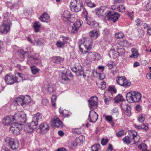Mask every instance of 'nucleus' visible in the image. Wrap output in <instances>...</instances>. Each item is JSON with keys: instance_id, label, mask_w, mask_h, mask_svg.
Here are the masks:
<instances>
[{"instance_id": "nucleus-1", "label": "nucleus", "mask_w": 151, "mask_h": 151, "mask_svg": "<svg viewBox=\"0 0 151 151\" xmlns=\"http://www.w3.org/2000/svg\"><path fill=\"white\" fill-rule=\"evenodd\" d=\"M80 51L83 53L88 54L85 62L90 64L93 61L99 60L100 55L98 53L94 52H88L92 48V41L89 38H86L81 40L79 43Z\"/></svg>"}, {"instance_id": "nucleus-2", "label": "nucleus", "mask_w": 151, "mask_h": 151, "mask_svg": "<svg viewBox=\"0 0 151 151\" xmlns=\"http://www.w3.org/2000/svg\"><path fill=\"white\" fill-rule=\"evenodd\" d=\"M41 118V116L39 113L34 115L31 123L27 124L24 127L25 131L28 133L32 132L34 129L36 128V127L38 124V120Z\"/></svg>"}, {"instance_id": "nucleus-3", "label": "nucleus", "mask_w": 151, "mask_h": 151, "mask_svg": "<svg viewBox=\"0 0 151 151\" xmlns=\"http://www.w3.org/2000/svg\"><path fill=\"white\" fill-rule=\"evenodd\" d=\"M126 97L129 102H139L141 99L142 95L137 91H131L127 93Z\"/></svg>"}, {"instance_id": "nucleus-4", "label": "nucleus", "mask_w": 151, "mask_h": 151, "mask_svg": "<svg viewBox=\"0 0 151 151\" xmlns=\"http://www.w3.org/2000/svg\"><path fill=\"white\" fill-rule=\"evenodd\" d=\"M15 101L17 105L25 108L31 102V98L28 96H20L16 99Z\"/></svg>"}, {"instance_id": "nucleus-5", "label": "nucleus", "mask_w": 151, "mask_h": 151, "mask_svg": "<svg viewBox=\"0 0 151 151\" xmlns=\"http://www.w3.org/2000/svg\"><path fill=\"white\" fill-rule=\"evenodd\" d=\"M70 7L72 11L78 12L83 8V3L80 0H73L70 2Z\"/></svg>"}, {"instance_id": "nucleus-6", "label": "nucleus", "mask_w": 151, "mask_h": 151, "mask_svg": "<svg viewBox=\"0 0 151 151\" xmlns=\"http://www.w3.org/2000/svg\"><path fill=\"white\" fill-rule=\"evenodd\" d=\"M14 120L21 125L26 122L27 118L25 113L23 111L18 112L14 115Z\"/></svg>"}, {"instance_id": "nucleus-7", "label": "nucleus", "mask_w": 151, "mask_h": 151, "mask_svg": "<svg viewBox=\"0 0 151 151\" xmlns=\"http://www.w3.org/2000/svg\"><path fill=\"white\" fill-rule=\"evenodd\" d=\"M11 24V21L9 19H4L3 24L0 27V31L1 32L7 33L10 30Z\"/></svg>"}, {"instance_id": "nucleus-8", "label": "nucleus", "mask_w": 151, "mask_h": 151, "mask_svg": "<svg viewBox=\"0 0 151 151\" xmlns=\"http://www.w3.org/2000/svg\"><path fill=\"white\" fill-rule=\"evenodd\" d=\"M106 13L105 12V14ZM106 15L109 20L114 22L117 21L120 16L119 14L114 11H108Z\"/></svg>"}, {"instance_id": "nucleus-9", "label": "nucleus", "mask_w": 151, "mask_h": 151, "mask_svg": "<svg viewBox=\"0 0 151 151\" xmlns=\"http://www.w3.org/2000/svg\"><path fill=\"white\" fill-rule=\"evenodd\" d=\"M116 80L119 84L125 87H129L131 84L130 82L127 80L124 77H118Z\"/></svg>"}, {"instance_id": "nucleus-10", "label": "nucleus", "mask_w": 151, "mask_h": 151, "mask_svg": "<svg viewBox=\"0 0 151 151\" xmlns=\"http://www.w3.org/2000/svg\"><path fill=\"white\" fill-rule=\"evenodd\" d=\"M5 141L7 143H8L11 148L13 150L17 149L19 146V141L16 139L7 137Z\"/></svg>"}, {"instance_id": "nucleus-11", "label": "nucleus", "mask_w": 151, "mask_h": 151, "mask_svg": "<svg viewBox=\"0 0 151 151\" xmlns=\"http://www.w3.org/2000/svg\"><path fill=\"white\" fill-rule=\"evenodd\" d=\"M22 129L21 125L18 123L12 124L10 128V130L14 134L18 135L20 133V130Z\"/></svg>"}, {"instance_id": "nucleus-12", "label": "nucleus", "mask_w": 151, "mask_h": 151, "mask_svg": "<svg viewBox=\"0 0 151 151\" xmlns=\"http://www.w3.org/2000/svg\"><path fill=\"white\" fill-rule=\"evenodd\" d=\"M69 77L72 78L73 77V75L69 70L65 69L63 72L62 73V81L65 83L64 82L69 81L70 80Z\"/></svg>"}, {"instance_id": "nucleus-13", "label": "nucleus", "mask_w": 151, "mask_h": 151, "mask_svg": "<svg viewBox=\"0 0 151 151\" xmlns=\"http://www.w3.org/2000/svg\"><path fill=\"white\" fill-rule=\"evenodd\" d=\"M98 101V98L94 96L90 98L88 101L90 108L92 109H94L97 107Z\"/></svg>"}, {"instance_id": "nucleus-14", "label": "nucleus", "mask_w": 151, "mask_h": 151, "mask_svg": "<svg viewBox=\"0 0 151 151\" xmlns=\"http://www.w3.org/2000/svg\"><path fill=\"white\" fill-rule=\"evenodd\" d=\"M27 62L32 61L37 65H40L41 63V60L37 54H35L34 55H29L27 56Z\"/></svg>"}, {"instance_id": "nucleus-15", "label": "nucleus", "mask_w": 151, "mask_h": 151, "mask_svg": "<svg viewBox=\"0 0 151 151\" xmlns=\"http://www.w3.org/2000/svg\"><path fill=\"white\" fill-rule=\"evenodd\" d=\"M6 83L8 84H12L14 83L18 82L17 78L13 76L6 75L4 78Z\"/></svg>"}, {"instance_id": "nucleus-16", "label": "nucleus", "mask_w": 151, "mask_h": 151, "mask_svg": "<svg viewBox=\"0 0 151 151\" xmlns=\"http://www.w3.org/2000/svg\"><path fill=\"white\" fill-rule=\"evenodd\" d=\"M88 120L91 122H95L97 120L98 118V115L96 112L93 110H91L90 111Z\"/></svg>"}, {"instance_id": "nucleus-17", "label": "nucleus", "mask_w": 151, "mask_h": 151, "mask_svg": "<svg viewBox=\"0 0 151 151\" xmlns=\"http://www.w3.org/2000/svg\"><path fill=\"white\" fill-rule=\"evenodd\" d=\"M94 75V72L93 70H86L84 71H83V70L82 68L81 70L80 74V76H83L84 78L86 76L88 78H89L93 76Z\"/></svg>"}, {"instance_id": "nucleus-18", "label": "nucleus", "mask_w": 151, "mask_h": 151, "mask_svg": "<svg viewBox=\"0 0 151 151\" xmlns=\"http://www.w3.org/2000/svg\"><path fill=\"white\" fill-rule=\"evenodd\" d=\"M14 120V116H9L4 117L2 120V122L4 125L7 126Z\"/></svg>"}, {"instance_id": "nucleus-19", "label": "nucleus", "mask_w": 151, "mask_h": 151, "mask_svg": "<svg viewBox=\"0 0 151 151\" xmlns=\"http://www.w3.org/2000/svg\"><path fill=\"white\" fill-rule=\"evenodd\" d=\"M42 134L47 132L49 130V126L47 123H43L41 124L39 126Z\"/></svg>"}, {"instance_id": "nucleus-20", "label": "nucleus", "mask_w": 151, "mask_h": 151, "mask_svg": "<svg viewBox=\"0 0 151 151\" xmlns=\"http://www.w3.org/2000/svg\"><path fill=\"white\" fill-rule=\"evenodd\" d=\"M121 107L123 110L126 111V113H128L126 114L128 116H129L131 115L130 110L131 108L129 106L125 103H123L121 105Z\"/></svg>"}, {"instance_id": "nucleus-21", "label": "nucleus", "mask_w": 151, "mask_h": 151, "mask_svg": "<svg viewBox=\"0 0 151 151\" xmlns=\"http://www.w3.org/2000/svg\"><path fill=\"white\" fill-rule=\"evenodd\" d=\"M71 15H72L70 12L69 11H65L63 15V18L65 21H69L71 22L70 17Z\"/></svg>"}, {"instance_id": "nucleus-22", "label": "nucleus", "mask_w": 151, "mask_h": 151, "mask_svg": "<svg viewBox=\"0 0 151 151\" xmlns=\"http://www.w3.org/2000/svg\"><path fill=\"white\" fill-rule=\"evenodd\" d=\"M91 19L89 18V19L86 22V23L91 26V28H96L99 27L98 23L94 21H91Z\"/></svg>"}, {"instance_id": "nucleus-23", "label": "nucleus", "mask_w": 151, "mask_h": 151, "mask_svg": "<svg viewBox=\"0 0 151 151\" xmlns=\"http://www.w3.org/2000/svg\"><path fill=\"white\" fill-rule=\"evenodd\" d=\"M89 35L93 39H96L99 35V33L97 31L92 30L89 33Z\"/></svg>"}, {"instance_id": "nucleus-24", "label": "nucleus", "mask_w": 151, "mask_h": 151, "mask_svg": "<svg viewBox=\"0 0 151 151\" xmlns=\"http://www.w3.org/2000/svg\"><path fill=\"white\" fill-rule=\"evenodd\" d=\"M50 18L48 15L46 13H44L40 17V19L42 22H47Z\"/></svg>"}, {"instance_id": "nucleus-25", "label": "nucleus", "mask_w": 151, "mask_h": 151, "mask_svg": "<svg viewBox=\"0 0 151 151\" xmlns=\"http://www.w3.org/2000/svg\"><path fill=\"white\" fill-rule=\"evenodd\" d=\"M53 125L57 127H59L62 126V122L58 118L54 119L53 121Z\"/></svg>"}, {"instance_id": "nucleus-26", "label": "nucleus", "mask_w": 151, "mask_h": 151, "mask_svg": "<svg viewBox=\"0 0 151 151\" xmlns=\"http://www.w3.org/2000/svg\"><path fill=\"white\" fill-rule=\"evenodd\" d=\"M52 62L55 63L60 64L63 61V59L60 56H54L52 58Z\"/></svg>"}, {"instance_id": "nucleus-27", "label": "nucleus", "mask_w": 151, "mask_h": 151, "mask_svg": "<svg viewBox=\"0 0 151 151\" xmlns=\"http://www.w3.org/2000/svg\"><path fill=\"white\" fill-rule=\"evenodd\" d=\"M82 67L81 65H78V66H75L74 68L72 70L73 72L76 73L78 76H80V74L81 70Z\"/></svg>"}, {"instance_id": "nucleus-28", "label": "nucleus", "mask_w": 151, "mask_h": 151, "mask_svg": "<svg viewBox=\"0 0 151 151\" xmlns=\"http://www.w3.org/2000/svg\"><path fill=\"white\" fill-rule=\"evenodd\" d=\"M33 26L35 31L36 32H37L39 31L41 25L39 22H34Z\"/></svg>"}, {"instance_id": "nucleus-29", "label": "nucleus", "mask_w": 151, "mask_h": 151, "mask_svg": "<svg viewBox=\"0 0 151 151\" xmlns=\"http://www.w3.org/2000/svg\"><path fill=\"white\" fill-rule=\"evenodd\" d=\"M20 52V54L19 55V59L20 61H22L24 60L25 57V54L27 53V52L24 51L23 50H21Z\"/></svg>"}, {"instance_id": "nucleus-30", "label": "nucleus", "mask_w": 151, "mask_h": 151, "mask_svg": "<svg viewBox=\"0 0 151 151\" xmlns=\"http://www.w3.org/2000/svg\"><path fill=\"white\" fill-rule=\"evenodd\" d=\"M131 51L132 52V54L130 56L131 58H135L138 56L139 54L138 51L136 49L133 48L131 50Z\"/></svg>"}, {"instance_id": "nucleus-31", "label": "nucleus", "mask_w": 151, "mask_h": 151, "mask_svg": "<svg viewBox=\"0 0 151 151\" xmlns=\"http://www.w3.org/2000/svg\"><path fill=\"white\" fill-rule=\"evenodd\" d=\"M138 129H142L143 131L146 132L148 129V125L147 124H143L141 126H138Z\"/></svg>"}, {"instance_id": "nucleus-32", "label": "nucleus", "mask_w": 151, "mask_h": 151, "mask_svg": "<svg viewBox=\"0 0 151 151\" xmlns=\"http://www.w3.org/2000/svg\"><path fill=\"white\" fill-rule=\"evenodd\" d=\"M30 69L32 74L34 75L37 74L40 71L39 68L34 65L31 66Z\"/></svg>"}, {"instance_id": "nucleus-33", "label": "nucleus", "mask_w": 151, "mask_h": 151, "mask_svg": "<svg viewBox=\"0 0 151 151\" xmlns=\"http://www.w3.org/2000/svg\"><path fill=\"white\" fill-rule=\"evenodd\" d=\"M137 133L136 132H134V133H131L132 139L134 140V142L136 143L138 142L139 141V139L137 140Z\"/></svg>"}, {"instance_id": "nucleus-34", "label": "nucleus", "mask_w": 151, "mask_h": 151, "mask_svg": "<svg viewBox=\"0 0 151 151\" xmlns=\"http://www.w3.org/2000/svg\"><path fill=\"white\" fill-rule=\"evenodd\" d=\"M132 139L131 135L129 136H125L123 139L124 142L126 144H130L131 143V139Z\"/></svg>"}, {"instance_id": "nucleus-35", "label": "nucleus", "mask_w": 151, "mask_h": 151, "mask_svg": "<svg viewBox=\"0 0 151 151\" xmlns=\"http://www.w3.org/2000/svg\"><path fill=\"white\" fill-rule=\"evenodd\" d=\"M116 49L117 50L118 53L119 54V56H122L125 53V50L122 47L118 48V46L116 47Z\"/></svg>"}, {"instance_id": "nucleus-36", "label": "nucleus", "mask_w": 151, "mask_h": 151, "mask_svg": "<svg viewBox=\"0 0 151 151\" xmlns=\"http://www.w3.org/2000/svg\"><path fill=\"white\" fill-rule=\"evenodd\" d=\"M119 45L121 46L127 47L129 45V43L128 41L124 40L119 42Z\"/></svg>"}, {"instance_id": "nucleus-37", "label": "nucleus", "mask_w": 151, "mask_h": 151, "mask_svg": "<svg viewBox=\"0 0 151 151\" xmlns=\"http://www.w3.org/2000/svg\"><path fill=\"white\" fill-rule=\"evenodd\" d=\"M85 3L87 6L90 8L95 7L96 6L95 4L92 3L91 0H85Z\"/></svg>"}, {"instance_id": "nucleus-38", "label": "nucleus", "mask_w": 151, "mask_h": 151, "mask_svg": "<svg viewBox=\"0 0 151 151\" xmlns=\"http://www.w3.org/2000/svg\"><path fill=\"white\" fill-rule=\"evenodd\" d=\"M115 102L117 103L121 101H123V98L122 96L120 94H118L114 99Z\"/></svg>"}, {"instance_id": "nucleus-39", "label": "nucleus", "mask_w": 151, "mask_h": 151, "mask_svg": "<svg viewBox=\"0 0 151 151\" xmlns=\"http://www.w3.org/2000/svg\"><path fill=\"white\" fill-rule=\"evenodd\" d=\"M111 53L112 57L114 58H116L119 56V54L117 52L114 51L112 50H111L109 52V54H111Z\"/></svg>"}, {"instance_id": "nucleus-40", "label": "nucleus", "mask_w": 151, "mask_h": 151, "mask_svg": "<svg viewBox=\"0 0 151 151\" xmlns=\"http://www.w3.org/2000/svg\"><path fill=\"white\" fill-rule=\"evenodd\" d=\"M104 10L103 8H101L99 9H98L96 10V14L98 15L99 16H103L104 14Z\"/></svg>"}, {"instance_id": "nucleus-41", "label": "nucleus", "mask_w": 151, "mask_h": 151, "mask_svg": "<svg viewBox=\"0 0 151 151\" xmlns=\"http://www.w3.org/2000/svg\"><path fill=\"white\" fill-rule=\"evenodd\" d=\"M104 101L106 104H108L109 102L110 101L112 98V95H110V96H106L104 95Z\"/></svg>"}, {"instance_id": "nucleus-42", "label": "nucleus", "mask_w": 151, "mask_h": 151, "mask_svg": "<svg viewBox=\"0 0 151 151\" xmlns=\"http://www.w3.org/2000/svg\"><path fill=\"white\" fill-rule=\"evenodd\" d=\"M108 90L109 91V94H111L112 96V93H115L116 92V90L115 88L113 86L109 87L108 88Z\"/></svg>"}, {"instance_id": "nucleus-43", "label": "nucleus", "mask_w": 151, "mask_h": 151, "mask_svg": "<svg viewBox=\"0 0 151 151\" xmlns=\"http://www.w3.org/2000/svg\"><path fill=\"white\" fill-rule=\"evenodd\" d=\"M83 8V17H84L85 20L86 22L89 19H88L87 17L88 12L86 9L84 7L82 8Z\"/></svg>"}, {"instance_id": "nucleus-44", "label": "nucleus", "mask_w": 151, "mask_h": 151, "mask_svg": "<svg viewBox=\"0 0 151 151\" xmlns=\"http://www.w3.org/2000/svg\"><path fill=\"white\" fill-rule=\"evenodd\" d=\"M124 36V34L122 32H117L115 34V37L117 39L122 38Z\"/></svg>"}, {"instance_id": "nucleus-45", "label": "nucleus", "mask_w": 151, "mask_h": 151, "mask_svg": "<svg viewBox=\"0 0 151 151\" xmlns=\"http://www.w3.org/2000/svg\"><path fill=\"white\" fill-rule=\"evenodd\" d=\"M117 10L120 12H124L125 10V6L122 4L118 6L117 7Z\"/></svg>"}, {"instance_id": "nucleus-46", "label": "nucleus", "mask_w": 151, "mask_h": 151, "mask_svg": "<svg viewBox=\"0 0 151 151\" xmlns=\"http://www.w3.org/2000/svg\"><path fill=\"white\" fill-rule=\"evenodd\" d=\"M83 139H84V137L82 136H81L77 138L75 140L77 142V143L78 144H81V143H83Z\"/></svg>"}, {"instance_id": "nucleus-47", "label": "nucleus", "mask_w": 151, "mask_h": 151, "mask_svg": "<svg viewBox=\"0 0 151 151\" xmlns=\"http://www.w3.org/2000/svg\"><path fill=\"white\" fill-rule=\"evenodd\" d=\"M100 148V146L99 144L94 145L91 147L92 151H97Z\"/></svg>"}, {"instance_id": "nucleus-48", "label": "nucleus", "mask_w": 151, "mask_h": 151, "mask_svg": "<svg viewBox=\"0 0 151 151\" xmlns=\"http://www.w3.org/2000/svg\"><path fill=\"white\" fill-rule=\"evenodd\" d=\"M65 45V44L63 42L60 41H58L56 43V46L58 48L64 47Z\"/></svg>"}, {"instance_id": "nucleus-49", "label": "nucleus", "mask_w": 151, "mask_h": 151, "mask_svg": "<svg viewBox=\"0 0 151 151\" xmlns=\"http://www.w3.org/2000/svg\"><path fill=\"white\" fill-rule=\"evenodd\" d=\"M82 22L81 21H77L75 22L73 24V27H75L79 29V27L81 25V22Z\"/></svg>"}, {"instance_id": "nucleus-50", "label": "nucleus", "mask_w": 151, "mask_h": 151, "mask_svg": "<svg viewBox=\"0 0 151 151\" xmlns=\"http://www.w3.org/2000/svg\"><path fill=\"white\" fill-rule=\"evenodd\" d=\"M57 99V96L55 95H53L51 98V104L54 106H55V101Z\"/></svg>"}, {"instance_id": "nucleus-51", "label": "nucleus", "mask_w": 151, "mask_h": 151, "mask_svg": "<svg viewBox=\"0 0 151 151\" xmlns=\"http://www.w3.org/2000/svg\"><path fill=\"white\" fill-rule=\"evenodd\" d=\"M106 83L105 82L102 81L100 83L99 87L102 89H104L106 88Z\"/></svg>"}, {"instance_id": "nucleus-52", "label": "nucleus", "mask_w": 151, "mask_h": 151, "mask_svg": "<svg viewBox=\"0 0 151 151\" xmlns=\"http://www.w3.org/2000/svg\"><path fill=\"white\" fill-rule=\"evenodd\" d=\"M106 120L109 122H110L112 121L113 117L111 116H105Z\"/></svg>"}, {"instance_id": "nucleus-53", "label": "nucleus", "mask_w": 151, "mask_h": 151, "mask_svg": "<svg viewBox=\"0 0 151 151\" xmlns=\"http://www.w3.org/2000/svg\"><path fill=\"white\" fill-rule=\"evenodd\" d=\"M72 132L75 134H80L81 132L78 129H73Z\"/></svg>"}, {"instance_id": "nucleus-54", "label": "nucleus", "mask_w": 151, "mask_h": 151, "mask_svg": "<svg viewBox=\"0 0 151 151\" xmlns=\"http://www.w3.org/2000/svg\"><path fill=\"white\" fill-rule=\"evenodd\" d=\"M124 134V131L123 130H121L119 131L117 133H116V136L118 137H119Z\"/></svg>"}, {"instance_id": "nucleus-55", "label": "nucleus", "mask_w": 151, "mask_h": 151, "mask_svg": "<svg viewBox=\"0 0 151 151\" xmlns=\"http://www.w3.org/2000/svg\"><path fill=\"white\" fill-rule=\"evenodd\" d=\"M145 119V117L142 115H139L138 118V121L140 122H144Z\"/></svg>"}, {"instance_id": "nucleus-56", "label": "nucleus", "mask_w": 151, "mask_h": 151, "mask_svg": "<svg viewBox=\"0 0 151 151\" xmlns=\"http://www.w3.org/2000/svg\"><path fill=\"white\" fill-rule=\"evenodd\" d=\"M135 22L137 23L136 25L137 26H140L142 24V21L139 18L135 20Z\"/></svg>"}, {"instance_id": "nucleus-57", "label": "nucleus", "mask_w": 151, "mask_h": 151, "mask_svg": "<svg viewBox=\"0 0 151 151\" xmlns=\"http://www.w3.org/2000/svg\"><path fill=\"white\" fill-rule=\"evenodd\" d=\"M134 12L132 11L131 12H128L127 13V15L131 19H133L134 18V15L133 14L134 13Z\"/></svg>"}, {"instance_id": "nucleus-58", "label": "nucleus", "mask_w": 151, "mask_h": 151, "mask_svg": "<svg viewBox=\"0 0 151 151\" xmlns=\"http://www.w3.org/2000/svg\"><path fill=\"white\" fill-rule=\"evenodd\" d=\"M78 30V29L77 28H76L75 27H73V26L72 27L71 30V32L72 33H76L77 32Z\"/></svg>"}, {"instance_id": "nucleus-59", "label": "nucleus", "mask_w": 151, "mask_h": 151, "mask_svg": "<svg viewBox=\"0 0 151 151\" xmlns=\"http://www.w3.org/2000/svg\"><path fill=\"white\" fill-rule=\"evenodd\" d=\"M108 141V140L107 139H102L101 141V144L103 145H105Z\"/></svg>"}, {"instance_id": "nucleus-60", "label": "nucleus", "mask_w": 151, "mask_h": 151, "mask_svg": "<svg viewBox=\"0 0 151 151\" xmlns=\"http://www.w3.org/2000/svg\"><path fill=\"white\" fill-rule=\"evenodd\" d=\"M106 151H116L113 148L111 144H110L109 145L108 149Z\"/></svg>"}, {"instance_id": "nucleus-61", "label": "nucleus", "mask_w": 151, "mask_h": 151, "mask_svg": "<svg viewBox=\"0 0 151 151\" xmlns=\"http://www.w3.org/2000/svg\"><path fill=\"white\" fill-rule=\"evenodd\" d=\"M135 109L137 111L139 112L142 109V106L140 105H138L136 106Z\"/></svg>"}, {"instance_id": "nucleus-62", "label": "nucleus", "mask_w": 151, "mask_h": 151, "mask_svg": "<svg viewBox=\"0 0 151 151\" xmlns=\"http://www.w3.org/2000/svg\"><path fill=\"white\" fill-rule=\"evenodd\" d=\"M63 42L65 44H67L68 43V38L67 37H63Z\"/></svg>"}, {"instance_id": "nucleus-63", "label": "nucleus", "mask_w": 151, "mask_h": 151, "mask_svg": "<svg viewBox=\"0 0 151 151\" xmlns=\"http://www.w3.org/2000/svg\"><path fill=\"white\" fill-rule=\"evenodd\" d=\"M48 102V100L46 99H43L42 101V104L43 105L45 106L47 104Z\"/></svg>"}, {"instance_id": "nucleus-64", "label": "nucleus", "mask_w": 151, "mask_h": 151, "mask_svg": "<svg viewBox=\"0 0 151 151\" xmlns=\"http://www.w3.org/2000/svg\"><path fill=\"white\" fill-rule=\"evenodd\" d=\"M124 0H114V4H117L118 3H123Z\"/></svg>"}]
</instances>
